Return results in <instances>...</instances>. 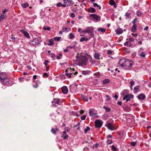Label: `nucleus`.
<instances>
[{
	"label": "nucleus",
	"mask_w": 151,
	"mask_h": 151,
	"mask_svg": "<svg viewBox=\"0 0 151 151\" xmlns=\"http://www.w3.org/2000/svg\"><path fill=\"white\" fill-rule=\"evenodd\" d=\"M107 143L108 144H111L112 143V140H108L107 142Z\"/></svg>",
	"instance_id": "obj_47"
},
{
	"label": "nucleus",
	"mask_w": 151,
	"mask_h": 151,
	"mask_svg": "<svg viewBox=\"0 0 151 151\" xmlns=\"http://www.w3.org/2000/svg\"><path fill=\"white\" fill-rule=\"evenodd\" d=\"M139 86H136L134 88V90L135 91L134 92L137 93L139 91Z\"/></svg>",
	"instance_id": "obj_21"
},
{
	"label": "nucleus",
	"mask_w": 151,
	"mask_h": 151,
	"mask_svg": "<svg viewBox=\"0 0 151 151\" xmlns=\"http://www.w3.org/2000/svg\"><path fill=\"white\" fill-rule=\"evenodd\" d=\"M95 9L93 7H90L88 9V11L91 13H94L96 12Z\"/></svg>",
	"instance_id": "obj_19"
},
{
	"label": "nucleus",
	"mask_w": 151,
	"mask_h": 151,
	"mask_svg": "<svg viewBox=\"0 0 151 151\" xmlns=\"http://www.w3.org/2000/svg\"><path fill=\"white\" fill-rule=\"evenodd\" d=\"M94 56L96 59H97L99 58V55L97 53H95L94 55Z\"/></svg>",
	"instance_id": "obj_38"
},
{
	"label": "nucleus",
	"mask_w": 151,
	"mask_h": 151,
	"mask_svg": "<svg viewBox=\"0 0 151 151\" xmlns=\"http://www.w3.org/2000/svg\"><path fill=\"white\" fill-rule=\"evenodd\" d=\"M89 114L91 116H92L94 115L95 114L93 113L92 111L91 110H90L89 111Z\"/></svg>",
	"instance_id": "obj_36"
},
{
	"label": "nucleus",
	"mask_w": 151,
	"mask_h": 151,
	"mask_svg": "<svg viewBox=\"0 0 151 151\" xmlns=\"http://www.w3.org/2000/svg\"><path fill=\"white\" fill-rule=\"evenodd\" d=\"M103 108L105 109L106 111L108 112H109L111 110V109L109 107H108L107 106H104L103 107Z\"/></svg>",
	"instance_id": "obj_24"
},
{
	"label": "nucleus",
	"mask_w": 151,
	"mask_h": 151,
	"mask_svg": "<svg viewBox=\"0 0 151 151\" xmlns=\"http://www.w3.org/2000/svg\"><path fill=\"white\" fill-rule=\"evenodd\" d=\"M137 20V19L136 18H135L134 19V20L132 22V23L134 24H135L136 23V21Z\"/></svg>",
	"instance_id": "obj_56"
},
{
	"label": "nucleus",
	"mask_w": 151,
	"mask_h": 151,
	"mask_svg": "<svg viewBox=\"0 0 151 151\" xmlns=\"http://www.w3.org/2000/svg\"><path fill=\"white\" fill-rule=\"evenodd\" d=\"M94 29L91 26L86 27L85 30L82 31L81 33V34L83 33H87L89 34L91 36H93L94 35L93 33Z\"/></svg>",
	"instance_id": "obj_4"
},
{
	"label": "nucleus",
	"mask_w": 151,
	"mask_h": 151,
	"mask_svg": "<svg viewBox=\"0 0 151 151\" xmlns=\"http://www.w3.org/2000/svg\"><path fill=\"white\" fill-rule=\"evenodd\" d=\"M70 38L71 39H73L74 38V35L73 33H70Z\"/></svg>",
	"instance_id": "obj_43"
},
{
	"label": "nucleus",
	"mask_w": 151,
	"mask_h": 151,
	"mask_svg": "<svg viewBox=\"0 0 151 151\" xmlns=\"http://www.w3.org/2000/svg\"><path fill=\"white\" fill-rule=\"evenodd\" d=\"M106 126L111 131L116 129V128L114 127L113 124L111 123H107V124H106Z\"/></svg>",
	"instance_id": "obj_6"
},
{
	"label": "nucleus",
	"mask_w": 151,
	"mask_h": 151,
	"mask_svg": "<svg viewBox=\"0 0 151 151\" xmlns=\"http://www.w3.org/2000/svg\"><path fill=\"white\" fill-rule=\"evenodd\" d=\"M83 99L85 100L86 101H88V98H87L86 96H83Z\"/></svg>",
	"instance_id": "obj_48"
},
{
	"label": "nucleus",
	"mask_w": 151,
	"mask_h": 151,
	"mask_svg": "<svg viewBox=\"0 0 151 151\" xmlns=\"http://www.w3.org/2000/svg\"><path fill=\"white\" fill-rule=\"evenodd\" d=\"M5 17V14H2L1 15L0 20H2L4 19Z\"/></svg>",
	"instance_id": "obj_29"
},
{
	"label": "nucleus",
	"mask_w": 151,
	"mask_h": 151,
	"mask_svg": "<svg viewBox=\"0 0 151 151\" xmlns=\"http://www.w3.org/2000/svg\"><path fill=\"white\" fill-rule=\"evenodd\" d=\"M90 128L89 127H87L86 128L84 129V133H86L89 130H90Z\"/></svg>",
	"instance_id": "obj_34"
},
{
	"label": "nucleus",
	"mask_w": 151,
	"mask_h": 151,
	"mask_svg": "<svg viewBox=\"0 0 151 151\" xmlns=\"http://www.w3.org/2000/svg\"><path fill=\"white\" fill-rule=\"evenodd\" d=\"M68 88L66 86H63L62 88V91L64 94H67L68 92Z\"/></svg>",
	"instance_id": "obj_9"
},
{
	"label": "nucleus",
	"mask_w": 151,
	"mask_h": 151,
	"mask_svg": "<svg viewBox=\"0 0 151 151\" xmlns=\"http://www.w3.org/2000/svg\"><path fill=\"white\" fill-rule=\"evenodd\" d=\"M137 26L135 24H134L132 28V31L133 32H135L136 31Z\"/></svg>",
	"instance_id": "obj_20"
},
{
	"label": "nucleus",
	"mask_w": 151,
	"mask_h": 151,
	"mask_svg": "<svg viewBox=\"0 0 151 151\" xmlns=\"http://www.w3.org/2000/svg\"><path fill=\"white\" fill-rule=\"evenodd\" d=\"M136 15L138 17L141 16L142 15V13L139 11H137L136 12Z\"/></svg>",
	"instance_id": "obj_37"
},
{
	"label": "nucleus",
	"mask_w": 151,
	"mask_h": 151,
	"mask_svg": "<svg viewBox=\"0 0 151 151\" xmlns=\"http://www.w3.org/2000/svg\"><path fill=\"white\" fill-rule=\"evenodd\" d=\"M0 81L4 85L9 84V79L7 78L6 74L4 73H0Z\"/></svg>",
	"instance_id": "obj_1"
},
{
	"label": "nucleus",
	"mask_w": 151,
	"mask_h": 151,
	"mask_svg": "<svg viewBox=\"0 0 151 151\" xmlns=\"http://www.w3.org/2000/svg\"><path fill=\"white\" fill-rule=\"evenodd\" d=\"M54 44L53 43V40L52 39H50L49 40V43L48 44V45H52Z\"/></svg>",
	"instance_id": "obj_25"
},
{
	"label": "nucleus",
	"mask_w": 151,
	"mask_h": 151,
	"mask_svg": "<svg viewBox=\"0 0 151 151\" xmlns=\"http://www.w3.org/2000/svg\"><path fill=\"white\" fill-rule=\"evenodd\" d=\"M58 130V129L57 127H56L55 129L52 128L51 130V132L53 134H55L56 132Z\"/></svg>",
	"instance_id": "obj_18"
},
{
	"label": "nucleus",
	"mask_w": 151,
	"mask_h": 151,
	"mask_svg": "<svg viewBox=\"0 0 151 151\" xmlns=\"http://www.w3.org/2000/svg\"><path fill=\"white\" fill-rule=\"evenodd\" d=\"M86 117V116L85 115H84L81 117V119L82 120H84L85 119Z\"/></svg>",
	"instance_id": "obj_46"
},
{
	"label": "nucleus",
	"mask_w": 151,
	"mask_h": 151,
	"mask_svg": "<svg viewBox=\"0 0 151 151\" xmlns=\"http://www.w3.org/2000/svg\"><path fill=\"white\" fill-rule=\"evenodd\" d=\"M60 102V100L59 99H54L53 101H52V104L54 103L55 104H57L60 105L59 103Z\"/></svg>",
	"instance_id": "obj_13"
},
{
	"label": "nucleus",
	"mask_w": 151,
	"mask_h": 151,
	"mask_svg": "<svg viewBox=\"0 0 151 151\" xmlns=\"http://www.w3.org/2000/svg\"><path fill=\"white\" fill-rule=\"evenodd\" d=\"M43 29L45 30H50V28L49 27H43Z\"/></svg>",
	"instance_id": "obj_42"
},
{
	"label": "nucleus",
	"mask_w": 151,
	"mask_h": 151,
	"mask_svg": "<svg viewBox=\"0 0 151 151\" xmlns=\"http://www.w3.org/2000/svg\"><path fill=\"white\" fill-rule=\"evenodd\" d=\"M90 17L93 18V19L98 20L99 19L100 17L99 16L94 14H91L90 15Z\"/></svg>",
	"instance_id": "obj_7"
},
{
	"label": "nucleus",
	"mask_w": 151,
	"mask_h": 151,
	"mask_svg": "<svg viewBox=\"0 0 151 151\" xmlns=\"http://www.w3.org/2000/svg\"><path fill=\"white\" fill-rule=\"evenodd\" d=\"M61 37H55L54 38V39L55 41H59L61 39Z\"/></svg>",
	"instance_id": "obj_33"
},
{
	"label": "nucleus",
	"mask_w": 151,
	"mask_h": 151,
	"mask_svg": "<svg viewBox=\"0 0 151 151\" xmlns=\"http://www.w3.org/2000/svg\"><path fill=\"white\" fill-rule=\"evenodd\" d=\"M129 42H134V39L132 37H130L129 39Z\"/></svg>",
	"instance_id": "obj_40"
},
{
	"label": "nucleus",
	"mask_w": 151,
	"mask_h": 151,
	"mask_svg": "<svg viewBox=\"0 0 151 151\" xmlns=\"http://www.w3.org/2000/svg\"><path fill=\"white\" fill-rule=\"evenodd\" d=\"M117 104L119 105H121L122 104V102L121 101H118L117 102Z\"/></svg>",
	"instance_id": "obj_60"
},
{
	"label": "nucleus",
	"mask_w": 151,
	"mask_h": 151,
	"mask_svg": "<svg viewBox=\"0 0 151 151\" xmlns=\"http://www.w3.org/2000/svg\"><path fill=\"white\" fill-rule=\"evenodd\" d=\"M111 53H112L111 51L110 50H108L107 52V53L108 54H111Z\"/></svg>",
	"instance_id": "obj_58"
},
{
	"label": "nucleus",
	"mask_w": 151,
	"mask_h": 151,
	"mask_svg": "<svg viewBox=\"0 0 151 151\" xmlns=\"http://www.w3.org/2000/svg\"><path fill=\"white\" fill-rule=\"evenodd\" d=\"M109 118V116L108 115L106 114H104L102 116V119L105 120H106Z\"/></svg>",
	"instance_id": "obj_16"
},
{
	"label": "nucleus",
	"mask_w": 151,
	"mask_h": 151,
	"mask_svg": "<svg viewBox=\"0 0 151 151\" xmlns=\"http://www.w3.org/2000/svg\"><path fill=\"white\" fill-rule=\"evenodd\" d=\"M70 16H71L72 17H75V14L73 13H72L70 14Z\"/></svg>",
	"instance_id": "obj_54"
},
{
	"label": "nucleus",
	"mask_w": 151,
	"mask_h": 151,
	"mask_svg": "<svg viewBox=\"0 0 151 151\" xmlns=\"http://www.w3.org/2000/svg\"><path fill=\"white\" fill-rule=\"evenodd\" d=\"M61 137L63 138L64 139H66L68 137V135L66 134H62Z\"/></svg>",
	"instance_id": "obj_26"
},
{
	"label": "nucleus",
	"mask_w": 151,
	"mask_h": 151,
	"mask_svg": "<svg viewBox=\"0 0 151 151\" xmlns=\"http://www.w3.org/2000/svg\"><path fill=\"white\" fill-rule=\"evenodd\" d=\"M88 40V39L87 38L81 37L80 39V41L81 42H82L83 41H87Z\"/></svg>",
	"instance_id": "obj_23"
},
{
	"label": "nucleus",
	"mask_w": 151,
	"mask_h": 151,
	"mask_svg": "<svg viewBox=\"0 0 151 151\" xmlns=\"http://www.w3.org/2000/svg\"><path fill=\"white\" fill-rule=\"evenodd\" d=\"M99 146V144L98 143L96 144L94 146H93V147H96V148H97Z\"/></svg>",
	"instance_id": "obj_63"
},
{
	"label": "nucleus",
	"mask_w": 151,
	"mask_h": 151,
	"mask_svg": "<svg viewBox=\"0 0 151 151\" xmlns=\"http://www.w3.org/2000/svg\"><path fill=\"white\" fill-rule=\"evenodd\" d=\"M93 6L94 7L97 6L99 8V9H100L101 8V6H100L99 5H98L97 3H93Z\"/></svg>",
	"instance_id": "obj_32"
},
{
	"label": "nucleus",
	"mask_w": 151,
	"mask_h": 151,
	"mask_svg": "<svg viewBox=\"0 0 151 151\" xmlns=\"http://www.w3.org/2000/svg\"><path fill=\"white\" fill-rule=\"evenodd\" d=\"M123 100H126V101L127 102L130 100V96H129V95H127L125 96L123 98Z\"/></svg>",
	"instance_id": "obj_15"
},
{
	"label": "nucleus",
	"mask_w": 151,
	"mask_h": 151,
	"mask_svg": "<svg viewBox=\"0 0 151 151\" xmlns=\"http://www.w3.org/2000/svg\"><path fill=\"white\" fill-rule=\"evenodd\" d=\"M112 137V136L110 134H109L107 136V138H111Z\"/></svg>",
	"instance_id": "obj_64"
},
{
	"label": "nucleus",
	"mask_w": 151,
	"mask_h": 151,
	"mask_svg": "<svg viewBox=\"0 0 151 151\" xmlns=\"http://www.w3.org/2000/svg\"><path fill=\"white\" fill-rule=\"evenodd\" d=\"M43 76H45L46 77H47L48 76V75L47 73H44Z\"/></svg>",
	"instance_id": "obj_53"
},
{
	"label": "nucleus",
	"mask_w": 151,
	"mask_h": 151,
	"mask_svg": "<svg viewBox=\"0 0 151 151\" xmlns=\"http://www.w3.org/2000/svg\"><path fill=\"white\" fill-rule=\"evenodd\" d=\"M109 4L110 5H113L114 4H115V3L113 0H110Z\"/></svg>",
	"instance_id": "obj_30"
},
{
	"label": "nucleus",
	"mask_w": 151,
	"mask_h": 151,
	"mask_svg": "<svg viewBox=\"0 0 151 151\" xmlns=\"http://www.w3.org/2000/svg\"><path fill=\"white\" fill-rule=\"evenodd\" d=\"M145 94H141L139 95L138 96L137 98L138 99L143 100L144 99H145Z\"/></svg>",
	"instance_id": "obj_12"
},
{
	"label": "nucleus",
	"mask_w": 151,
	"mask_h": 151,
	"mask_svg": "<svg viewBox=\"0 0 151 151\" xmlns=\"http://www.w3.org/2000/svg\"><path fill=\"white\" fill-rule=\"evenodd\" d=\"M138 54L141 57L144 58L145 57L146 54L145 52L141 51L140 50H138Z\"/></svg>",
	"instance_id": "obj_8"
},
{
	"label": "nucleus",
	"mask_w": 151,
	"mask_h": 151,
	"mask_svg": "<svg viewBox=\"0 0 151 151\" xmlns=\"http://www.w3.org/2000/svg\"><path fill=\"white\" fill-rule=\"evenodd\" d=\"M7 11V10L6 9H4L2 11L3 14H5V13Z\"/></svg>",
	"instance_id": "obj_51"
},
{
	"label": "nucleus",
	"mask_w": 151,
	"mask_h": 151,
	"mask_svg": "<svg viewBox=\"0 0 151 151\" xmlns=\"http://www.w3.org/2000/svg\"><path fill=\"white\" fill-rule=\"evenodd\" d=\"M111 148H112V149L113 150H116V148L115 147L114 145H112L111 146Z\"/></svg>",
	"instance_id": "obj_50"
},
{
	"label": "nucleus",
	"mask_w": 151,
	"mask_h": 151,
	"mask_svg": "<svg viewBox=\"0 0 151 151\" xmlns=\"http://www.w3.org/2000/svg\"><path fill=\"white\" fill-rule=\"evenodd\" d=\"M48 62V61L47 60H46L45 61L44 63V64L45 65H47V63Z\"/></svg>",
	"instance_id": "obj_57"
},
{
	"label": "nucleus",
	"mask_w": 151,
	"mask_h": 151,
	"mask_svg": "<svg viewBox=\"0 0 151 151\" xmlns=\"http://www.w3.org/2000/svg\"><path fill=\"white\" fill-rule=\"evenodd\" d=\"M73 74V73H65V75L67 76L69 78H71V75Z\"/></svg>",
	"instance_id": "obj_39"
},
{
	"label": "nucleus",
	"mask_w": 151,
	"mask_h": 151,
	"mask_svg": "<svg viewBox=\"0 0 151 151\" xmlns=\"http://www.w3.org/2000/svg\"><path fill=\"white\" fill-rule=\"evenodd\" d=\"M148 27L147 26H146L144 30L146 31H147L148 30Z\"/></svg>",
	"instance_id": "obj_62"
},
{
	"label": "nucleus",
	"mask_w": 151,
	"mask_h": 151,
	"mask_svg": "<svg viewBox=\"0 0 151 151\" xmlns=\"http://www.w3.org/2000/svg\"><path fill=\"white\" fill-rule=\"evenodd\" d=\"M62 29L63 30H64V31L65 32H68L70 30V28L65 27L63 28Z\"/></svg>",
	"instance_id": "obj_31"
},
{
	"label": "nucleus",
	"mask_w": 151,
	"mask_h": 151,
	"mask_svg": "<svg viewBox=\"0 0 151 151\" xmlns=\"http://www.w3.org/2000/svg\"><path fill=\"white\" fill-rule=\"evenodd\" d=\"M109 82V80L108 79H106L103 81V83L104 84H106Z\"/></svg>",
	"instance_id": "obj_27"
},
{
	"label": "nucleus",
	"mask_w": 151,
	"mask_h": 151,
	"mask_svg": "<svg viewBox=\"0 0 151 151\" xmlns=\"http://www.w3.org/2000/svg\"><path fill=\"white\" fill-rule=\"evenodd\" d=\"M62 54L61 53H59V55L57 56V58L58 59H61V58H60V57H61L62 56Z\"/></svg>",
	"instance_id": "obj_44"
},
{
	"label": "nucleus",
	"mask_w": 151,
	"mask_h": 151,
	"mask_svg": "<svg viewBox=\"0 0 151 151\" xmlns=\"http://www.w3.org/2000/svg\"><path fill=\"white\" fill-rule=\"evenodd\" d=\"M114 97L115 99L116 100H117L118 99V96L116 94H115Z\"/></svg>",
	"instance_id": "obj_59"
},
{
	"label": "nucleus",
	"mask_w": 151,
	"mask_h": 151,
	"mask_svg": "<svg viewBox=\"0 0 151 151\" xmlns=\"http://www.w3.org/2000/svg\"><path fill=\"white\" fill-rule=\"evenodd\" d=\"M39 43V41L37 39L35 38L32 41L30 42V44L32 45H37Z\"/></svg>",
	"instance_id": "obj_10"
},
{
	"label": "nucleus",
	"mask_w": 151,
	"mask_h": 151,
	"mask_svg": "<svg viewBox=\"0 0 151 151\" xmlns=\"http://www.w3.org/2000/svg\"><path fill=\"white\" fill-rule=\"evenodd\" d=\"M98 30L99 32L101 31L103 33L105 32L106 31V30L105 29L101 28H98Z\"/></svg>",
	"instance_id": "obj_22"
},
{
	"label": "nucleus",
	"mask_w": 151,
	"mask_h": 151,
	"mask_svg": "<svg viewBox=\"0 0 151 151\" xmlns=\"http://www.w3.org/2000/svg\"><path fill=\"white\" fill-rule=\"evenodd\" d=\"M50 56H51V57H52V58H53L55 57V54H54L53 53H51L50 54Z\"/></svg>",
	"instance_id": "obj_55"
},
{
	"label": "nucleus",
	"mask_w": 151,
	"mask_h": 151,
	"mask_svg": "<svg viewBox=\"0 0 151 151\" xmlns=\"http://www.w3.org/2000/svg\"><path fill=\"white\" fill-rule=\"evenodd\" d=\"M76 60L78 62L82 65H86V62L88 60L87 58L85 56L81 55L79 56L78 55L76 56Z\"/></svg>",
	"instance_id": "obj_3"
},
{
	"label": "nucleus",
	"mask_w": 151,
	"mask_h": 151,
	"mask_svg": "<svg viewBox=\"0 0 151 151\" xmlns=\"http://www.w3.org/2000/svg\"><path fill=\"white\" fill-rule=\"evenodd\" d=\"M95 126L97 128H100L102 125L103 122L99 119L96 120L95 122Z\"/></svg>",
	"instance_id": "obj_5"
},
{
	"label": "nucleus",
	"mask_w": 151,
	"mask_h": 151,
	"mask_svg": "<svg viewBox=\"0 0 151 151\" xmlns=\"http://www.w3.org/2000/svg\"><path fill=\"white\" fill-rule=\"evenodd\" d=\"M61 3L60 2L58 3L57 4V6H61Z\"/></svg>",
	"instance_id": "obj_61"
},
{
	"label": "nucleus",
	"mask_w": 151,
	"mask_h": 151,
	"mask_svg": "<svg viewBox=\"0 0 151 151\" xmlns=\"http://www.w3.org/2000/svg\"><path fill=\"white\" fill-rule=\"evenodd\" d=\"M21 5L22 7L24 8H26L29 6L28 3L22 4Z\"/></svg>",
	"instance_id": "obj_28"
},
{
	"label": "nucleus",
	"mask_w": 151,
	"mask_h": 151,
	"mask_svg": "<svg viewBox=\"0 0 151 151\" xmlns=\"http://www.w3.org/2000/svg\"><path fill=\"white\" fill-rule=\"evenodd\" d=\"M21 32H23L24 35L27 38H29L30 37L29 34L27 32L23 31L22 30H20Z\"/></svg>",
	"instance_id": "obj_14"
},
{
	"label": "nucleus",
	"mask_w": 151,
	"mask_h": 151,
	"mask_svg": "<svg viewBox=\"0 0 151 151\" xmlns=\"http://www.w3.org/2000/svg\"><path fill=\"white\" fill-rule=\"evenodd\" d=\"M82 73L83 75H86L88 74L89 73L88 71V70L86 71H82Z\"/></svg>",
	"instance_id": "obj_35"
},
{
	"label": "nucleus",
	"mask_w": 151,
	"mask_h": 151,
	"mask_svg": "<svg viewBox=\"0 0 151 151\" xmlns=\"http://www.w3.org/2000/svg\"><path fill=\"white\" fill-rule=\"evenodd\" d=\"M137 143V142H131V145L132 146H134L136 145Z\"/></svg>",
	"instance_id": "obj_41"
},
{
	"label": "nucleus",
	"mask_w": 151,
	"mask_h": 151,
	"mask_svg": "<svg viewBox=\"0 0 151 151\" xmlns=\"http://www.w3.org/2000/svg\"><path fill=\"white\" fill-rule=\"evenodd\" d=\"M105 96L107 98V100L109 101L110 100V98L108 95H106Z\"/></svg>",
	"instance_id": "obj_52"
},
{
	"label": "nucleus",
	"mask_w": 151,
	"mask_h": 151,
	"mask_svg": "<svg viewBox=\"0 0 151 151\" xmlns=\"http://www.w3.org/2000/svg\"><path fill=\"white\" fill-rule=\"evenodd\" d=\"M119 64L122 66H127L131 68L133 65L132 62L128 60L122 59L119 62Z\"/></svg>",
	"instance_id": "obj_2"
},
{
	"label": "nucleus",
	"mask_w": 151,
	"mask_h": 151,
	"mask_svg": "<svg viewBox=\"0 0 151 151\" xmlns=\"http://www.w3.org/2000/svg\"><path fill=\"white\" fill-rule=\"evenodd\" d=\"M130 86H133L134 84V82L133 81H132L130 82Z\"/></svg>",
	"instance_id": "obj_45"
},
{
	"label": "nucleus",
	"mask_w": 151,
	"mask_h": 151,
	"mask_svg": "<svg viewBox=\"0 0 151 151\" xmlns=\"http://www.w3.org/2000/svg\"><path fill=\"white\" fill-rule=\"evenodd\" d=\"M130 15V13H128L127 12L125 14V16L126 17H129V16Z\"/></svg>",
	"instance_id": "obj_49"
},
{
	"label": "nucleus",
	"mask_w": 151,
	"mask_h": 151,
	"mask_svg": "<svg viewBox=\"0 0 151 151\" xmlns=\"http://www.w3.org/2000/svg\"><path fill=\"white\" fill-rule=\"evenodd\" d=\"M64 3L66 4L67 6H69L73 4L71 0H63Z\"/></svg>",
	"instance_id": "obj_11"
},
{
	"label": "nucleus",
	"mask_w": 151,
	"mask_h": 151,
	"mask_svg": "<svg viewBox=\"0 0 151 151\" xmlns=\"http://www.w3.org/2000/svg\"><path fill=\"white\" fill-rule=\"evenodd\" d=\"M116 33L118 34H120L123 32V30L122 29L119 28L116 30Z\"/></svg>",
	"instance_id": "obj_17"
}]
</instances>
